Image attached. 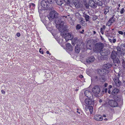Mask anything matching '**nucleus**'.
<instances>
[{
  "label": "nucleus",
  "mask_w": 125,
  "mask_h": 125,
  "mask_svg": "<svg viewBox=\"0 0 125 125\" xmlns=\"http://www.w3.org/2000/svg\"><path fill=\"white\" fill-rule=\"evenodd\" d=\"M114 100H109L108 102V104L110 106L113 107H117L118 106V104L115 101L119 102L120 105L123 104V100L122 97L120 96H115L113 97Z\"/></svg>",
  "instance_id": "obj_1"
},
{
  "label": "nucleus",
  "mask_w": 125,
  "mask_h": 125,
  "mask_svg": "<svg viewBox=\"0 0 125 125\" xmlns=\"http://www.w3.org/2000/svg\"><path fill=\"white\" fill-rule=\"evenodd\" d=\"M67 16H62L55 20V23L56 25H58L59 26L60 25L64 24V18H67Z\"/></svg>",
  "instance_id": "obj_2"
},
{
  "label": "nucleus",
  "mask_w": 125,
  "mask_h": 125,
  "mask_svg": "<svg viewBox=\"0 0 125 125\" xmlns=\"http://www.w3.org/2000/svg\"><path fill=\"white\" fill-rule=\"evenodd\" d=\"M103 44L101 42H98L96 43L94 47V50L96 52H99L102 49L103 47Z\"/></svg>",
  "instance_id": "obj_3"
},
{
  "label": "nucleus",
  "mask_w": 125,
  "mask_h": 125,
  "mask_svg": "<svg viewBox=\"0 0 125 125\" xmlns=\"http://www.w3.org/2000/svg\"><path fill=\"white\" fill-rule=\"evenodd\" d=\"M58 15V14L56 11L55 10H52L50 12L48 18L50 20L55 19L57 17Z\"/></svg>",
  "instance_id": "obj_4"
},
{
  "label": "nucleus",
  "mask_w": 125,
  "mask_h": 125,
  "mask_svg": "<svg viewBox=\"0 0 125 125\" xmlns=\"http://www.w3.org/2000/svg\"><path fill=\"white\" fill-rule=\"evenodd\" d=\"M120 75V74L118 73L117 74V76L116 75L115 76L113 79L117 87L119 86L121 84V82L119 81V79Z\"/></svg>",
  "instance_id": "obj_5"
},
{
  "label": "nucleus",
  "mask_w": 125,
  "mask_h": 125,
  "mask_svg": "<svg viewBox=\"0 0 125 125\" xmlns=\"http://www.w3.org/2000/svg\"><path fill=\"white\" fill-rule=\"evenodd\" d=\"M63 36L66 42H67L69 40H71L73 38V36L69 33H65L64 32L63 34Z\"/></svg>",
  "instance_id": "obj_6"
},
{
  "label": "nucleus",
  "mask_w": 125,
  "mask_h": 125,
  "mask_svg": "<svg viewBox=\"0 0 125 125\" xmlns=\"http://www.w3.org/2000/svg\"><path fill=\"white\" fill-rule=\"evenodd\" d=\"M108 71L106 69H103L99 70L98 71V73L101 76H106V75Z\"/></svg>",
  "instance_id": "obj_7"
},
{
  "label": "nucleus",
  "mask_w": 125,
  "mask_h": 125,
  "mask_svg": "<svg viewBox=\"0 0 125 125\" xmlns=\"http://www.w3.org/2000/svg\"><path fill=\"white\" fill-rule=\"evenodd\" d=\"M68 27V26L64 23L63 24L60 25L58 27V29L59 31L62 32L66 30Z\"/></svg>",
  "instance_id": "obj_8"
},
{
  "label": "nucleus",
  "mask_w": 125,
  "mask_h": 125,
  "mask_svg": "<svg viewBox=\"0 0 125 125\" xmlns=\"http://www.w3.org/2000/svg\"><path fill=\"white\" fill-rule=\"evenodd\" d=\"M92 91L95 94H98L100 91V89L99 87L98 86H96L93 88Z\"/></svg>",
  "instance_id": "obj_9"
},
{
  "label": "nucleus",
  "mask_w": 125,
  "mask_h": 125,
  "mask_svg": "<svg viewBox=\"0 0 125 125\" xmlns=\"http://www.w3.org/2000/svg\"><path fill=\"white\" fill-rule=\"evenodd\" d=\"M106 76H101L98 77L96 76L95 77V80L96 81H98L102 82H104L106 80Z\"/></svg>",
  "instance_id": "obj_10"
},
{
  "label": "nucleus",
  "mask_w": 125,
  "mask_h": 125,
  "mask_svg": "<svg viewBox=\"0 0 125 125\" xmlns=\"http://www.w3.org/2000/svg\"><path fill=\"white\" fill-rule=\"evenodd\" d=\"M84 94L85 96L89 98H93V95L91 91L88 90H86L84 92Z\"/></svg>",
  "instance_id": "obj_11"
},
{
  "label": "nucleus",
  "mask_w": 125,
  "mask_h": 125,
  "mask_svg": "<svg viewBox=\"0 0 125 125\" xmlns=\"http://www.w3.org/2000/svg\"><path fill=\"white\" fill-rule=\"evenodd\" d=\"M41 5L45 9L46 8H48L50 6V4L47 1L43 0L41 2Z\"/></svg>",
  "instance_id": "obj_12"
},
{
  "label": "nucleus",
  "mask_w": 125,
  "mask_h": 125,
  "mask_svg": "<svg viewBox=\"0 0 125 125\" xmlns=\"http://www.w3.org/2000/svg\"><path fill=\"white\" fill-rule=\"evenodd\" d=\"M99 52L101 55L103 56H107L109 53V51L108 50L103 48Z\"/></svg>",
  "instance_id": "obj_13"
},
{
  "label": "nucleus",
  "mask_w": 125,
  "mask_h": 125,
  "mask_svg": "<svg viewBox=\"0 0 125 125\" xmlns=\"http://www.w3.org/2000/svg\"><path fill=\"white\" fill-rule=\"evenodd\" d=\"M115 15H114L112 17H111L109 19L107 23V25L109 26L113 22L115 21L116 19L115 18Z\"/></svg>",
  "instance_id": "obj_14"
},
{
  "label": "nucleus",
  "mask_w": 125,
  "mask_h": 125,
  "mask_svg": "<svg viewBox=\"0 0 125 125\" xmlns=\"http://www.w3.org/2000/svg\"><path fill=\"white\" fill-rule=\"evenodd\" d=\"M92 99H85V101L86 104L87 105H93L94 100H92Z\"/></svg>",
  "instance_id": "obj_15"
},
{
  "label": "nucleus",
  "mask_w": 125,
  "mask_h": 125,
  "mask_svg": "<svg viewBox=\"0 0 125 125\" xmlns=\"http://www.w3.org/2000/svg\"><path fill=\"white\" fill-rule=\"evenodd\" d=\"M95 59L94 56H91L87 58L86 59V62L88 63L93 62Z\"/></svg>",
  "instance_id": "obj_16"
},
{
  "label": "nucleus",
  "mask_w": 125,
  "mask_h": 125,
  "mask_svg": "<svg viewBox=\"0 0 125 125\" xmlns=\"http://www.w3.org/2000/svg\"><path fill=\"white\" fill-rule=\"evenodd\" d=\"M89 4L92 8H96L97 6L95 3V0H91L89 1Z\"/></svg>",
  "instance_id": "obj_17"
},
{
  "label": "nucleus",
  "mask_w": 125,
  "mask_h": 125,
  "mask_svg": "<svg viewBox=\"0 0 125 125\" xmlns=\"http://www.w3.org/2000/svg\"><path fill=\"white\" fill-rule=\"evenodd\" d=\"M117 54L116 52L114 51H113L111 53V58L112 59L115 58L116 57Z\"/></svg>",
  "instance_id": "obj_18"
},
{
  "label": "nucleus",
  "mask_w": 125,
  "mask_h": 125,
  "mask_svg": "<svg viewBox=\"0 0 125 125\" xmlns=\"http://www.w3.org/2000/svg\"><path fill=\"white\" fill-rule=\"evenodd\" d=\"M94 118L95 120L98 121H101L103 119L102 116L99 115H95L94 116Z\"/></svg>",
  "instance_id": "obj_19"
},
{
  "label": "nucleus",
  "mask_w": 125,
  "mask_h": 125,
  "mask_svg": "<svg viewBox=\"0 0 125 125\" xmlns=\"http://www.w3.org/2000/svg\"><path fill=\"white\" fill-rule=\"evenodd\" d=\"M66 49L69 51H72L73 50V48L72 45L70 43H68L66 44Z\"/></svg>",
  "instance_id": "obj_20"
},
{
  "label": "nucleus",
  "mask_w": 125,
  "mask_h": 125,
  "mask_svg": "<svg viewBox=\"0 0 125 125\" xmlns=\"http://www.w3.org/2000/svg\"><path fill=\"white\" fill-rule=\"evenodd\" d=\"M95 3L97 6L102 7L103 2L102 1L99 0H95Z\"/></svg>",
  "instance_id": "obj_21"
},
{
  "label": "nucleus",
  "mask_w": 125,
  "mask_h": 125,
  "mask_svg": "<svg viewBox=\"0 0 125 125\" xmlns=\"http://www.w3.org/2000/svg\"><path fill=\"white\" fill-rule=\"evenodd\" d=\"M119 91V90L118 89L116 88H115L112 92L111 94H112L114 95V96H116V95H115V94H117L118 92Z\"/></svg>",
  "instance_id": "obj_22"
},
{
  "label": "nucleus",
  "mask_w": 125,
  "mask_h": 125,
  "mask_svg": "<svg viewBox=\"0 0 125 125\" xmlns=\"http://www.w3.org/2000/svg\"><path fill=\"white\" fill-rule=\"evenodd\" d=\"M83 17L85 18L86 22L89 21L90 17L88 15L85 14H83Z\"/></svg>",
  "instance_id": "obj_23"
},
{
  "label": "nucleus",
  "mask_w": 125,
  "mask_h": 125,
  "mask_svg": "<svg viewBox=\"0 0 125 125\" xmlns=\"http://www.w3.org/2000/svg\"><path fill=\"white\" fill-rule=\"evenodd\" d=\"M109 7H106L103 10L104 13L106 14L107 13L109 12Z\"/></svg>",
  "instance_id": "obj_24"
},
{
  "label": "nucleus",
  "mask_w": 125,
  "mask_h": 125,
  "mask_svg": "<svg viewBox=\"0 0 125 125\" xmlns=\"http://www.w3.org/2000/svg\"><path fill=\"white\" fill-rule=\"evenodd\" d=\"M56 3L57 4L59 5H61L63 3L62 0H55Z\"/></svg>",
  "instance_id": "obj_25"
},
{
  "label": "nucleus",
  "mask_w": 125,
  "mask_h": 125,
  "mask_svg": "<svg viewBox=\"0 0 125 125\" xmlns=\"http://www.w3.org/2000/svg\"><path fill=\"white\" fill-rule=\"evenodd\" d=\"M104 68L106 69H109L112 66V65L109 63H107L104 65Z\"/></svg>",
  "instance_id": "obj_26"
},
{
  "label": "nucleus",
  "mask_w": 125,
  "mask_h": 125,
  "mask_svg": "<svg viewBox=\"0 0 125 125\" xmlns=\"http://www.w3.org/2000/svg\"><path fill=\"white\" fill-rule=\"evenodd\" d=\"M38 11L39 13H41V11L43 10H45V9L43 7H42V6H39L38 7Z\"/></svg>",
  "instance_id": "obj_27"
},
{
  "label": "nucleus",
  "mask_w": 125,
  "mask_h": 125,
  "mask_svg": "<svg viewBox=\"0 0 125 125\" xmlns=\"http://www.w3.org/2000/svg\"><path fill=\"white\" fill-rule=\"evenodd\" d=\"M113 62L114 63H117V64L120 63V61L117 58H115L112 59Z\"/></svg>",
  "instance_id": "obj_28"
},
{
  "label": "nucleus",
  "mask_w": 125,
  "mask_h": 125,
  "mask_svg": "<svg viewBox=\"0 0 125 125\" xmlns=\"http://www.w3.org/2000/svg\"><path fill=\"white\" fill-rule=\"evenodd\" d=\"M117 52L119 54H121L122 53L121 50H122L121 47L119 46H117Z\"/></svg>",
  "instance_id": "obj_29"
},
{
  "label": "nucleus",
  "mask_w": 125,
  "mask_h": 125,
  "mask_svg": "<svg viewBox=\"0 0 125 125\" xmlns=\"http://www.w3.org/2000/svg\"><path fill=\"white\" fill-rule=\"evenodd\" d=\"M120 47L123 51H125V43L121 45Z\"/></svg>",
  "instance_id": "obj_30"
},
{
  "label": "nucleus",
  "mask_w": 125,
  "mask_h": 125,
  "mask_svg": "<svg viewBox=\"0 0 125 125\" xmlns=\"http://www.w3.org/2000/svg\"><path fill=\"white\" fill-rule=\"evenodd\" d=\"M80 49L78 47V46L75 47V50L76 53H79L80 52Z\"/></svg>",
  "instance_id": "obj_31"
},
{
  "label": "nucleus",
  "mask_w": 125,
  "mask_h": 125,
  "mask_svg": "<svg viewBox=\"0 0 125 125\" xmlns=\"http://www.w3.org/2000/svg\"><path fill=\"white\" fill-rule=\"evenodd\" d=\"M55 0H47L50 4H51L54 3Z\"/></svg>",
  "instance_id": "obj_32"
},
{
  "label": "nucleus",
  "mask_w": 125,
  "mask_h": 125,
  "mask_svg": "<svg viewBox=\"0 0 125 125\" xmlns=\"http://www.w3.org/2000/svg\"><path fill=\"white\" fill-rule=\"evenodd\" d=\"M88 109L89 110L91 114L92 113L93 111V108L92 105L91 106H89L88 107Z\"/></svg>",
  "instance_id": "obj_33"
},
{
  "label": "nucleus",
  "mask_w": 125,
  "mask_h": 125,
  "mask_svg": "<svg viewBox=\"0 0 125 125\" xmlns=\"http://www.w3.org/2000/svg\"><path fill=\"white\" fill-rule=\"evenodd\" d=\"M81 28V26L80 24H77L76 26V30H79Z\"/></svg>",
  "instance_id": "obj_34"
},
{
  "label": "nucleus",
  "mask_w": 125,
  "mask_h": 125,
  "mask_svg": "<svg viewBox=\"0 0 125 125\" xmlns=\"http://www.w3.org/2000/svg\"><path fill=\"white\" fill-rule=\"evenodd\" d=\"M98 19L97 16L96 15H94L92 19L93 21H95Z\"/></svg>",
  "instance_id": "obj_35"
},
{
  "label": "nucleus",
  "mask_w": 125,
  "mask_h": 125,
  "mask_svg": "<svg viewBox=\"0 0 125 125\" xmlns=\"http://www.w3.org/2000/svg\"><path fill=\"white\" fill-rule=\"evenodd\" d=\"M125 10L124 8H123L121 9L120 13L121 14H123L125 12Z\"/></svg>",
  "instance_id": "obj_36"
},
{
  "label": "nucleus",
  "mask_w": 125,
  "mask_h": 125,
  "mask_svg": "<svg viewBox=\"0 0 125 125\" xmlns=\"http://www.w3.org/2000/svg\"><path fill=\"white\" fill-rule=\"evenodd\" d=\"M67 16H69L70 15H67ZM67 19H68V21H71V20H72V18L71 17H68V18L67 17Z\"/></svg>",
  "instance_id": "obj_37"
},
{
  "label": "nucleus",
  "mask_w": 125,
  "mask_h": 125,
  "mask_svg": "<svg viewBox=\"0 0 125 125\" xmlns=\"http://www.w3.org/2000/svg\"><path fill=\"white\" fill-rule=\"evenodd\" d=\"M66 3L69 4L70 3L69 0H63Z\"/></svg>",
  "instance_id": "obj_38"
},
{
  "label": "nucleus",
  "mask_w": 125,
  "mask_h": 125,
  "mask_svg": "<svg viewBox=\"0 0 125 125\" xmlns=\"http://www.w3.org/2000/svg\"><path fill=\"white\" fill-rule=\"evenodd\" d=\"M118 33L120 34L123 35V32L121 31H118Z\"/></svg>",
  "instance_id": "obj_39"
},
{
  "label": "nucleus",
  "mask_w": 125,
  "mask_h": 125,
  "mask_svg": "<svg viewBox=\"0 0 125 125\" xmlns=\"http://www.w3.org/2000/svg\"><path fill=\"white\" fill-rule=\"evenodd\" d=\"M107 88H105V89H104L103 90V92H105L106 93L107 92Z\"/></svg>",
  "instance_id": "obj_40"
},
{
  "label": "nucleus",
  "mask_w": 125,
  "mask_h": 125,
  "mask_svg": "<svg viewBox=\"0 0 125 125\" xmlns=\"http://www.w3.org/2000/svg\"><path fill=\"white\" fill-rule=\"evenodd\" d=\"M35 6V4H34L33 3L31 4L30 5V6H32V7H34Z\"/></svg>",
  "instance_id": "obj_41"
},
{
  "label": "nucleus",
  "mask_w": 125,
  "mask_h": 125,
  "mask_svg": "<svg viewBox=\"0 0 125 125\" xmlns=\"http://www.w3.org/2000/svg\"><path fill=\"white\" fill-rule=\"evenodd\" d=\"M78 76L79 77V78H82L83 77V76L82 75H79Z\"/></svg>",
  "instance_id": "obj_42"
},
{
  "label": "nucleus",
  "mask_w": 125,
  "mask_h": 125,
  "mask_svg": "<svg viewBox=\"0 0 125 125\" xmlns=\"http://www.w3.org/2000/svg\"><path fill=\"white\" fill-rule=\"evenodd\" d=\"M52 7H50V8H48V9L49 10H52Z\"/></svg>",
  "instance_id": "obj_43"
},
{
  "label": "nucleus",
  "mask_w": 125,
  "mask_h": 125,
  "mask_svg": "<svg viewBox=\"0 0 125 125\" xmlns=\"http://www.w3.org/2000/svg\"><path fill=\"white\" fill-rule=\"evenodd\" d=\"M41 48H40V50H39V52H41V53H42V54H43V51L42 50L41 51Z\"/></svg>",
  "instance_id": "obj_44"
},
{
  "label": "nucleus",
  "mask_w": 125,
  "mask_h": 125,
  "mask_svg": "<svg viewBox=\"0 0 125 125\" xmlns=\"http://www.w3.org/2000/svg\"><path fill=\"white\" fill-rule=\"evenodd\" d=\"M1 93L3 94H5V91L3 90H2L1 91Z\"/></svg>",
  "instance_id": "obj_45"
},
{
  "label": "nucleus",
  "mask_w": 125,
  "mask_h": 125,
  "mask_svg": "<svg viewBox=\"0 0 125 125\" xmlns=\"http://www.w3.org/2000/svg\"><path fill=\"white\" fill-rule=\"evenodd\" d=\"M17 36L18 37H20V33H18L17 34Z\"/></svg>",
  "instance_id": "obj_46"
},
{
  "label": "nucleus",
  "mask_w": 125,
  "mask_h": 125,
  "mask_svg": "<svg viewBox=\"0 0 125 125\" xmlns=\"http://www.w3.org/2000/svg\"><path fill=\"white\" fill-rule=\"evenodd\" d=\"M116 40L115 39H114L112 40V42L113 43H115L116 42Z\"/></svg>",
  "instance_id": "obj_47"
},
{
  "label": "nucleus",
  "mask_w": 125,
  "mask_h": 125,
  "mask_svg": "<svg viewBox=\"0 0 125 125\" xmlns=\"http://www.w3.org/2000/svg\"><path fill=\"white\" fill-rule=\"evenodd\" d=\"M102 28H103V29H104V30L105 28V26L104 25H103L102 27Z\"/></svg>",
  "instance_id": "obj_48"
},
{
  "label": "nucleus",
  "mask_w": 125,
  "mask_h": 125,
  "mask_svg": "<svg viewBox=\"0 0 125 125\" xmlns=\"http://www.w3.org/2000/svg\"><path fill=\"white\" fill-rule=\"evenodd\" d=\"M74 5H75L76 7L77 6V7H79L78 5V4H77L76 3H74Z\"/></svg>",
  "instance_id": "obj_49"
},
{
  "label": "nucleus",
  "mask_w": 125,
  "mask_h": 125,
  "mask_svg": "<svg viewBox=\"0 0 125 125\" xmlns=\"http://www.w3.org/2000/svg\"><path fill=\"white\" fill-rule=\"evenodd\" d=\"M112 86L111 85H109V89L111 88H112Z\"/></svg>",
  "instance_id": "obj_50"
},
{
  "label": "nucleus",
  "mask_w": 125,
  "mask_h": 125,
  "mask_svg": "<svg viewBox=\"0 0 125 125\" xmlns=\"http://www.w3.org/2000/svg\"><path fill=\"white\" fill-rule=\"evenodd\" d=\"M100 37H101V39L102 40H104V39L103 38L102 36H100Z\"/></svg>",
  "instance_id": "obj_51"
},
{
  "label": "nucleus",
  "mask_w": 125,
  "mask_h": 125,
  "mask_svg": "<svg viewBox=\"0 0 125 125\" xmlns=\"http://www.w3.org/2000/svg\"><path fill=\"white\" fill-rule=\"evenodd\" d=\"M46 53L47 54H49L50 55L51 54V53H49V52L48 51H47L46 52Z\"/></svg>",
  "instance_id": "obj_52"
},
{
  "label": "nucleus",
  "mask_w": 125,
  "mask_h": 125,
  "mask_svg": "<svg viewBox=\"0 0 125 125\" xmlns=\"http://www.w3.org/2000/svg\"><path fill=\"white\" fill-rule=\"evenodd\" d=\"M111 91L110 90H108V93L110 94L111 93Z\"/></svg>",
  "instance_id": "obj_53"
},
{
  "label": "nucleus",
  "mask_w": 125,
  "mask_h": 125,
  "mask_svg": "<svg viewBox=\"0 0 125 125\" xmlns=\"http://www.w3.org/2000/svg\"><path fill=\"white\" fill-rule=\"evenodd\" d=\"M103 116L104 117H106V116L104 114H103Z\"/></svg>",
  "instance_id": "obj_54"
},
{
  "label": "nucleus",
  "mask_w": 125,
  "mask_h": 125,
  "mask_svg": "<svg viewBox=\"0 0 125 125\" xmlns=\"http://www.w3.org/2000/svg\"><path fill=\"white\" fill-rule=\"evenodd\" d=\"M108 84L107 83H105V84L104 86L105 87H106L107 86Z\"/></svg>",
  "instance_id": "obj_55"
},
{
  "label": "nucleus",
  "mask_w": 125,
  "mask_h": 125,
  "mask_svg": "<svg viewBox=\"0 0 125 125\" xmlns=\"http://www.w3.org/2000/svg\"><path fill=\"white\" fill-rule=\"evenodd\" d=\"M100 30H101V31H104V29H103L102 28H101Z\"/></svg>",
  "instance_id": "obj_56"
},
{
  "label": "nucleus",
  "mask_w": 125,
  "mask_h": 125,
  "mask_svg": "<svg viewBox=\"0 0 125 125\" xmlns=\"http://www.w3.org/2000/svg\"><path fill=\"white\" fill-rule=\"evenodd\" d=\"M84 30H82V31H81L80 32V33H83V32H84Z\"/></svg>",
  "instance_id": "obj_57"
},
{
  "label": "nucleus",
  "mask_w": 125,
  "mask_h": 125,
  "mask_svg": "<svg viewBox=\"0 0 125 125\" xmlns=\"http://www.w3.org/2000/svg\"><path fill=\"white\" fill-rule=\"evenodd\" d=\"M109 41L111 42H112V40L110 39H109Z\"/></svg>",
  "instance_id": "obj_58"
},
{
  "label": "nucleus",
  "mask_w": 125,
  "mask_h": 125,
  "mask_svg": "<svg viewBox=\"0 0 125 125\" xmlns=\"http://www.w3.org/2000/svg\"><path fill=\"white\" fill-rule=\"evenodd\" d=\"M102 100L101 99H100L99 101V102L100 103H101L102 102Z\"/></svg>",
  "instance_id": "obj_59"
},
{
  "label": "nucleus",
  "mask_w": 125,
  "mask_h": 125,
  "mask_svg": "<svg viewBox=\"0 0 125 125\" xmlns=\"http://www.w3.org/2000/svg\"><path fill=\"white\" fill-rule=\"evenodd\" d=\"M93 33H94V34H95L96 33V32H95V31H93Z\"/></svg>",
  "instance_id": "obj_60"
},
{
  "label": "nucleus",
  "mask_w": 125,
  "mask_h": 125,
  "mask_svg": "<svg viewBox=\"0 0 125 125\" xmlns=\"http://www.w3.org/2000/svg\"><path fill=\"white\" fill-rule=\"evenodd\" d=\"M101 32L102 34H104V31H101Z\"/></svg>",
  "instance_id": "obj_61"
},
{
  "label": "nucleus",
  "mask_w": 125,
  "mask_h": 125,
  "mask_svg": "<svg viewBox=\"0 0 125 125\" xmlns=\"http://www.w3.org/2000/svg\"><path fill=\"white\" fill-rule=\"evenodd\" d=\"M77 112L79 114H80V112H79L78 111H77Z\"/></svg>",
  "instance_id": "obj_62"
},
{
  "label": "nucleus",
  "mask_w": 125,
  "mask_h": 125,
  "mask_svg": "<svg viewBox=\"0 0 125 125\" xmlns=\"http://www.w3.org/2000/svg\"><path fill=\"white\" fill-rule=\"evenodd\" d=\"M115 64L114 65H115V66H117V64H117V63H115Z\"/></svg>",
  "instance_id": "obj_63"
},
{
  "label": "nucleus",
  "mask_w": 125,
  "mask_h": 125,
  "mask_svg": "<svg viewBox=\"0 0 125 125\" xmlns=\"http://www.w3.org/2000/svg\"><path fill=\"white\" fill-rule=\"evenodd\" d=\"M120 4H119L118 5V7H120Z\"/></svg>",
  "instance_id": "obj_64"
}]
</instances>
